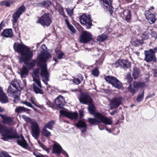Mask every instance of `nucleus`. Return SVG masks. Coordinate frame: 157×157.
Listing matches in <instances>:
<instances>
[{"instance_id": "obj_1", "label": "nucleus", "mask_w": 157, "mask_h": 157, "mask_svg": "<svg viewBox=\"0 0 157 157\" xmlns=\"http://www.w3.org/2000/svg\"><path fill=\"white\" fill-rule=\"evenodd\" d=\"M0 133L2 134V137L1 139L4 141H6L8 140H12L13 139L17 138V143L18 145L23 147L26 148L28 145L22 135L19 136L17 132L12 128H4V126L0 123Z\"/></svg>"}, {"instance_id": "obj_2", "label": "nucleus", "mask_w": 157, "mask_h": 157, "mask_svg": "<svg viewBox=\"0 0 157 157\" xmlns=\"http://www.w3.org/2000/svg\"><path fill=\"white\" fill-rule=\"evenodd\" d=\"M13 48L14 51L21 56L19 58L21 63L25 62L27 60H29L33 56V51L22 43H15L13 45Z\"/></svg>"}, {"instance_id": "obj_3", "label": "nucleus", "mask_w": 157, "mask_h": 157, "mask_svg": "<svg viewBox=\"0 0 157 157\" xmlns=\"http://www.w3.org/2000/svg\"><path fill=\"white\" fill-rule=\"evenodd\" d=\"M88 109L90 114L93 115L95 118L99 119L101 121L107 124L112 123V121L111 119L105 117L99 113L96 112V108L93 104V101L88 104Z\"/></svg>"}, {"instance_id": "obj_4", "label": "nucleus", "mask_w": 157, "mask_h": 157, "mask_svg": "<svg viewBox=\"0 0 157 157\" xmlns=\"http://www.w3.org/2000/svg\"><path fill=\"white\" fill-rule=\"evenodd\" d=\"M52 22L51 17L48 13L44 14L39 19L37 23H39L44 27H48Z\"/></svg>"}, {"instance_id": "obj_5", "label": "nucleus", "mask_w": 157, "mask_h": 157, "mask_svg": "<svg viewBox=\"0 0 157 157\" xmlns=\"http://www.w3.org/2000/svg\"><path fill=\"white\" fill-rule=\"evenodd\" d=\"M105 79L109 83L111 84L116 88L121 89L123 87L122 84L116 77L107 76L104 77Z\"/></svg>"}, {"instance_id": "obj_6", "label": "nucleus", "mask_w": 157, "mask_h": 157, "mask_svg": "<svg viewBox=\"0 0 157 157\" xmlns=\"http://www.w3.org/2000/svg\"><path fill=\"white\" fill-rule=\"evenodd\" d=\"M145 86V84L144 82H133V86L131 84H129L128 86L126 88L127 91H129L132 94H135L138 90L139 87H144Z\"/></svg>"}, {"instance_id": "obj_7", "label": "nucleus", "mask_w": 157, "mask_h": 157, "mask_svg": "<svg viewBox=\"0 0 157 157\" xmlns=\"http://www.w3.org/2000/svg\"><path fill=\"white\" fill-rule=\"evenodd\" d=\"M40 75L42 81L46 85L48 84L47 82L49 80V74L47 70V66L44 63L41 65Z\"/></svg>"}, {"instance_id": "obj_8", "label": "nucleus", "mask_w": 157, "mask_h": 157, "mask_svg": "<svg viewBox=\"0 0 157 157\" xmlns=\"http://www.w3.org/2000/svg\"><path fill=\"white\" fill-rule=\"evenodd\" d=\"M79 18L81 23L86 26L87 29L91 28L92 24V20L89 15L83 14L80 16Z\"/></svg>"}, {"instance_id": "obj_9", "label": "nucleus", "mask_w": 157, "mask_h": 157, "mask_svg": "<svg viewBox=\"0 0 157 157\" xmlns=\"http://www.w3.org/2000/svg\"><path fill=\"white\" fill-rule=\"evenodd\" d=\"M40 129L36 122L31 123V133L33 137L37 140L40 136Z\"/></svg>"}, {"instance_id": "obj_10", "label": "nucleus", "mask_w": 157, "mask_h": 157, "mask_svg": "<svg viewBox=\"0 0 157 157\" xmlns=\"http://www.w3.org/2000/svg\"><path fill=\"white\" fill-rule=\"evenodd\" d=\"M11 85L12 86L14 89L12 88V87L10 86H9L7 92L9 94V95L11 96H13L14 94H16L17 93V91L18 90V87L20 88H21L19 85V83L17 80H14L11 82Z\"/></svg>"}, {"instance_id": "obj_11", "label": "nucleus", "mask_w": 157, "mask_h": 157, "mask_svg": "<svg viewBox=\"0 0 157 157\" xmlns=\"http://www.w3.org/2000/svg\"><path fill=\"white\" fill-rule=\"evenodd\" d=\"M25 6L24 5H21L13 14L12 21L13 25H14L15 23H17L18 18L20 17L21 14L25 11Z\"/></svg>"}, {"instance_id": "obj_12", "label": "nucleus", "mask_w": 157, "mask_h": 157, "mask_svg": "<svg viewBox=\"0 0 157 157\" xmlns=\"http://www.w3.org/2000/svg\"><path fill=\"white\" fill-rule=\"evenodd\" d=\"M52 56L50 53L47 52H41L37 57V61L40 63L46 62L48 59L51 58Z\"/></svg>"}, {"instance_id": "obj_13", "label": "nucleus", "mask_w": 157, "mask_h": 157, "mask_svg": "<svg viewBox=\"0 0 157 157\" xmlns=\"http://www.w3.org/2000/svg\"><path fill=\"white\" fill-rule=\"evenodd\" d=\"M101 2L103 6L104 10L106 11H108L112 15L114 8L112 5L111 0H101Z\"/></svg>"}, {"instance_id": "obj_14", "label": "nucleus", "mask_w": 157, "mask_h": 157, "mask_svg": "<svg viewBox=\"0 0 157 157\" xmlns=\"http://www.w3.org/2000/svg\"><path fill=\"white\" fill-rule=\"evenodd\" d=\"M92 39V36L90 33L86 31L82 32L80 40L81 42L85 43L90 41Z\"/></svg>"}, {"instance_id": "obj_15", "label": "nucleus", "mask_w": 157, "mask_h": 157, "mask_svg": "<svg viewBox=\"0 0 157 157\" xmlns=\"http://www.w3.org/2000/svg\"><path fill=\"white\" fill-rule=\"evenodd\" d=\"M145 56L144 60L147 62L151 61L154 62L156 61V58L154 53H152L148 50H145L144 52Z\"/></svg>"}, {"instance_id": "obj_16", "label": "nucleus", "mask_w": 157, "mask_h": 157, "mask_svg": "<svg viewBox=\"0 0 157 157\" xmlns=\"http://www.w3.org/2000/svg\"><path fill=\"white\" fill-rule=\"evenodd\" d=\"M33 81L35 82L33 84V91L36 94H43L44 91L41 89L42 87V85L40 80H38L37 79L36 81Z\"/></svg>"}, {"instance_id": "obj_17", "label": "nucleus", "mask_w": 157, "mask_h": 157, "mask_svg": "<svg viewBox=\"0 0 157 157\" xmlns=\"http://www.w3.org/2000/svg\"><path fill=\"white\" fill-rule=\"evenodd\" d=\"M59 112L61 115H64L71 120H76L78 115L77 112H70L63 110H60Z\"/></svg>"}, {"instance_id": "obj_18", "label": "nucleus", "mask_w": 157, "mask_h": 157, "mask_svg": "<svg viewBox=\"0 0 157 157\" xmlns=\"http://www.w3.org/2000/svg\"><path fill=\"white\" fill-rule=\"evenodd\" d=\"M79 100L81 103L85 104H89L93 101L90 96L86 94H82L81 95Z\"/></svg>"}, {"instance_id": "obj_19", "label": "nucleus", "mask_w": 157, "mask_h": 157, "mask_svg": "<svg viewBox=\"0 0 157 157\" xmlns=\"http://www.w3.org/2000/svg\"><path fill=\"white\" fill-rule=\"evenodd\" d=\"M122 98L120 97H116L113 98L110 101L111 107L113 108H117L121 104Z\"/></svg>"}, {"instance_id": "obj_20", "label": "nucleus", "mask_w": 157, "mask_h": 157, "mask_svg": "<svg viewBox=\"0 0 157 157\" xmlns=\"http://www.w3.org/2000/svg\"><path fill=\"white\" fill-rule=\"evenodd\" d=\"M54 103L58 109H62L64 105V99L63 97L61 96L58 97L55 99Z\"/></svg>"}, {"instance_id": "obj_21", "label": "nucleus", "mask_w": 157, "mask_h": 157, "mask_svg": "<svg viewBox=\"0 0 157 157\" xmlns=\"http://www.w3.org/2000/svg\"><path fill=\"white\" fill-rule=\"evenodd\" d=\"M75 126L78 128L81 129L82 132H84L86 131L87 129V125L86 123L82 120H79L75 124Z\"/></svg>"}, {"instance_id": "obj_22", "label": "nucleus", "mask_w": 157, "mask_h": 157, "mask_svg": "<svg viewBox=\"0 0 157 157\" xmlns=\"http://www.w3.org/2000/svg\"><path fill=\"white\" fill-rule=\"evenodd\" d=\"M29 72V70L27 66L23 65L18 73L20 75L21 78L23 79L25 78L28 76Z\"/></svg>"}, {"instance_id": "obj_23", "label": "nucleus", "mask_w": 157, "mask_h": 157, "mask_svg": "<svg viewBox=\"0 0 157 157\" xmlns=\"http://www.w3.org/2000/svg\"><path fill=\"white\" fill-rule=\"evenodd\" d=\"M155 32L151 29L148 28L147 31L144 32L142 35V39L147 40L149 38V35L151 36L152 37H155Z\"/></svg>"}, {"instance_id": "obj_24", "label": "nucleus", "mask_w": 157, "mask_h": 157, "mask_svg": "<svg viewBox=\"0 0 157 157\" xmlns=\"http://www.w3.org/2000/svg\"><path fill=\"white\" fill-rule=\"evenodd\" d=\"M2 119H3L2 122L5 124L9 125L12 123L13 120V118L9 117L4 116L3 115H1Z\"/></svg>"}, {"instance_id": "obj_25", "label": "nucleus", "mask_w": 157, "mask_h": 157, "mask_svg": "<svg viewBox=\"0 0 157 157\" xmlns=\"http://www.w3.org/2000/svg\"><path fill=\"white\" fill-rule=\"evenodd\" d=\"M2 35L5 37H12L13 36L12 29H8L4 30L2 33Z\"/></svg>"}, {"instance_id": "obj_26", "label": "nucleus", "mask_w": 157, "mask_h": 157, "mask_svg": "<svg viewBox=\"0 0 157 157\" xmlns=\"http://www.w3.org/2000/svg\"><path fill=\"white\" fill-rule=\"evenodd\" d=\"M146 17L148 20L151 21L152 23H154L155 21V16L149 11H147L146 12Z\"/></svg>"}, {"instance_id": "obj_27", "label": "nucleus", "mask_w": 157, "mask_h": 157, "mask_svg": "<svg viewBox=\"0 0 157 157\" xmlns=\"http://www.w3.org/2000/svg\"><path fill=\"white\" fill-rule=\"evenodd\" d=\"M123 14L125 17V20L128 22H130L131 17L130 10H124Z\"/></svg>"}, {"instance_id": "obj_28", "label": "nucleus", "mask_w": 157, "mask_h": 157, "mask_svg": "<svg viewBox=\"0 0 157 157\" xmlns=\"http://www.w3.org/2000/svg\"><path fill=\"white\" fill-rule=\"evenodd\" d=\"M140 71L139 69L136 67H134L133 68L132 75L134 79H136L140 75Z\"/></svg>"}, {"instance_id": "obj_29", "label": "nucleus", "mask_w": 157, "mask_h": 157, "mask_svg": "<svg viewBox=\"0 0 157 157\" xmlns=\"http://www.w3.org/2000/svg\"><path fill=\"white\" fill-rule=\"evenodd\" d=\"M131 67L130 62L127 60L122 59L121 61V67L129 68Z\"/></svg>"}, {"instance_id": "obj_30", "label": "nucleus", "mask_w": 157, "mask_h": 157, "mask_svg": "<svg viewBox=\"0 0 157 157\" xmlns=\"http://www.w3.org/2000/svg\"><path fill=\"white\" fill-rule=\"evenodd\" d=\"M30 111V110L29 109H26L23 107L21 106L16 107L15 109V112L17 114L25 112L26 111Z\"/></svg>"}, {"instance_id": "obj_31", "label": "nucleus", "mask_w": 157, "mask_h": 157, "mask_svg": "<svg viewBox=\"0 0 157 157\" xmlns=\"http://www.w3.org/2000/svg\"><path fill=\"white\" fill-rule=\"evenodd\" d=\"M18 89V91H17V93L16 94H14V95H13L12 97L14 99H13V102L15 103H17L20 99V97H19V95H20V94L21 92V90L22 89V88H20L18 87V88H17Z\"/></svg>"}, {"instance_id": "obj_32", "label": "nucleus", "mask_w": 157, "mask_h": 157, "mask_svg": "<svg viewBox=\"0 0 157 157\" xmlns=\"http://www.w3.org/2000/svg\"><path fill=\"white\" fill-rule=\"evenodd\" d=\"M89 118L88 119V122L91 124H98V123H102L104 124H109L110 125L111 124H107L103 122H102L100 120H99L98 118Z\"/></svg>"}, {"instance_id": "obj_33", "label": "nucleus", "mask_w": 157, "mask_h": 157, "mask_svg": "<svg viewBox=\"0 0 157 157\" xmlns=\"http://www.w3.org/2000/svg\"><path fill=\"white\" fill-rule=\"evenodd\" d=\"M112 124V123L111 124ZM99 129L101 130H102L105 129L108 132H111L112 131V126L111 124L109 127L105 126L104 124H102L100 123L98 124Z\"/></svg>"}, {"instance_id": "obj_34", "label": "nucleus", "mask_w": 157, "mask_h": 157, "mask_svg": "<svg viewBox=\"0 0 157 157\" xmlns=\"http://www.w3.org/2000/svg\"><path fill=\"white\" fill-rule=\"evenodd\" d=\"M55 124V121H51L47 123L44 125L43 128H48L52 130Z\"/></svg>"}, {"instance_id": "obj_35", "label": "nucleus", "mask_w": 157, "mask_h": 157, "mask_svg": "<svg viewBox=\"0 0 157 157\" xmlns=\"http://www.w3.org/2000/svg\"><path fill=\"white\" fill-rule=\"evenodd\" d=\"M39 73V69H35L33 71V81H36V79H38V80H40L39 77L38 76Z\"/></svg>"}, {"instance_id": "obj_36", "label": "nucleus", "mask_w": 157, "mask_h": 157, "mask_svg": "<svg viewBox=\"0 0 157 157\" xmlns=\"http://www.w3.org/2000/svg\"><path fill=\"white\" fill-rule=\"evenodd\" d=\"M0 101L2 103H6L9 102L8 98L5 94L0 96Z\"/></svg>"}, {"instance_id": "obj_37", "label": "nucleus", "mask_w": 157, "mask_h": 157, "mask_svg": "<svg viewBox=\"0 0 157 157\" xmlns=\"http://www.w3.org/2000/svg\"><path fill=\"white\" fill-rule=\"evenodd\" d=\"M107 37V34H102L98 36L97 40L99 42H103L106 39Z\"/></svg>"}, {"instance_id": "obj_38", "label": "nucleus", "mask_w": 157, "mask_h": 157, "mask_svg": "<svg viewBox=\"0 0 157 157\" xmlns=\"http://www.w3.org/2000/svg\"><path fill=\"white\" fill-rule=\"evenodd\" d=\"M42 135L47 137H49L51 135V133L45 128H43L42 131Z\"/></svg>"}, {"instance_id": "obj_39", "label": "nucleus", "mask_w": 157, "mask_h": 157, "mask_svg": "<svg viewBox=\"0 0 157 157\" xmlns=\"http://www.w3.org/2000/svg\"><path fill=\"white\" fill-rule=\"evenodd\" d=\"M38 143L40 146L47 153H49L51 148L47 147L46 146L44 145L39 140L38 141Z\"/></svg>"}, {"instance_id": "obj_40", "label": "nucleus", "mask_w": 157, "mask_h": 157, "mask_svg": "<svg viewBox=\"0 0 157 157\" xmlns=\"http://www.w3.org/2000/svg\"><path fill=\"white\" fill-rule=\"evenodd\" d=\"M144 91L143 90L142 91L139 92L137 98V101L140 102L142 101L144 98Z\"/></svg>"}, {"instance_id": "obj_41", "label": "nucleus", "mask_w": 157, "mask_h": 157, "mask_svg": "<svg viewBox=\"0 0 157 157\" xmlns=\"http://www.w3.org/2000/svg\"><path fill=\"white\" fill-rule=\"evenodd\" d=\"M57 58L58 59H61L63 58V56L64 55V53L60 51L55 50Z\"/></svg>"}, {"instance_id": "obj_42", "label": "nucleus", "mask_w": 157, "mask_h": 157, "mask_svg": "<svg viewBox=\"0 0 157 157\" xmlns=\"http://www.w3.org/2000/svg\"><path fill=\"white\" fill-rule=\"evenodd\" d=\"M143 43V41L141 40H135L132 43V44L135 46H137Z\"/></svg>"}, {"instance_id": "obj_43", "label": "nucleus", "mask_w": 157, "mask_h": 157, "mask_svg": "<svg viewBox=\"0 0 157 157\" xmlns=\"http://www.w3.org/2000/svg\"><path fill=\"white\" fill-rule=\"evenodd\" d=\"M0 5L1 6H5L7 7H9L10 6V3L7 1H2L0 2Z\"/></svg>"}, {"instance_id": "obj_44", "label": "nucleus", "mask_w": 157, "mask_h": 157, "mask_svg": "<svg viewBox=\"0 0 157 157\" xmlns=\"http://www.w3.org/2000/svg\"><path fill=\"white\" fill-rule=\"evenodd\" d=\"M27 66L29 68H31L34 67L36 64V62L35 61H33L32 62H29L26 64Z\"/></svg>"}, {"instance_id": "obj_45", "label": "nucleus", "mask_w": 157, "mask_h": 157, "mask_svg": "<svg viewBox=\"0 0 157 157\" xmlns=\"http://www.w3.org/2000/svg\"><path fill=\"white\" fill-rule=\"evenodd\" d=\"M121 59H119L116 61L113 64L114 67H121Z\"/></svg>"}, {"instance_id": "obj_46", "label": "nucleus", "mask_w": 157, "mask_h": 157, "mask_svg": "<svg viewBox=\"0 0 157 157\" xmlns=\"http://www.w3.org/2000/svg\"><path fill=\"white\" fill-rule=\"evenodd\" d=\"M92 74L94 76L97 77L99 74V71L97 68H95L92 71Z\"/></svg>"}, {"instance_id": "obj_47", "label": "nucleus", "mask_w": 157, "mask_h": 157, "mask_svg": "<svg viewBox=\"0 0 157 157\" xmlns=\"http://www.w3.org/2000/svg\"><path fill=\"white\" fill-rule=\"evenodd\" d=\"M43 7H49L51 4V2L50 1L46 0L43 2Z\"/></svg>"}, {"instance_id": "obj_48", "label": "nucleus", "mask_w": 157, "mask_h": 157, "mask_svg": "<svg viewBox=\"0 0 157 157\" xmlns=\"http://www.w3.org/2000/svg\"><path fill=\"white\" fill-rule=\"evenodd\" d=\"M0 157H11L7 152L5 151H2L0 152Z\"/></svg>"}, {"instance_id": "obj_49", "label": "nucleus", "mask_w": 157, "mask_h": 157, "mask_svg": "<svg viewBox=\"0 0 157 157\" xmlns=\"http://www.w3.org/2000/svg\"><path fill=\"white\" fill-rule=\"evenodd\" d=\"M66 10L68 15L70 17L72 16L73 14V9H71L70 8H67Z\"/></svg>"}, {"instance_id": "obj_50", "label": "nucleus", "mask_w": 157, "mask_h": 157, "mask_svg": "<svg viewBox=\"0 0 157 157\" xmlns=\"http://www.w3.org/2000/svg\"><path fill=\"white\" fill-rule=\"evenodd\" d=\"M68 28L70 30L71 32V34H73L75 33V30L74 27L72 25H71L70 26L68 27Z\"/></svg>"}, {"instance_id": "obj_51", "label": "nucleus", "mask_w": 157, "mask_h": 157, "mask_svg": "<svg viewBox=\"0 0 157 157\" xmlns=\"http://www.w3.org/2000/svg\"><path fill=\"white\" fill-rule=\"evenodd\" d=\"M22 117L26 122H30L31 121V120L30 118L25 115H22Z\"/></svg>"}, {"instance_id": "obj_52", "label": "nucleus", "mask_w": 157, "mask_h": 157, "mask_svg": "<svg viewBox=\"0 0 157 157\" xmlns=\"http://www.w3.org/2000/svg\"><path fill=\"white\" fill-rule=\"evenodd\" d=\"M22 103L26 105V106L29 107L31 108H33V106L31 103L27 101H23L22 102Z\"/></svg>"}, {"instance_id": "obj_53", "label": "nucleus", "mask_w": 157, "mask_h": 157, "mask_svg": "<svg viewBox=\"0 0 157 157\" xmlns=\"http://www.w3.org/2000/svg\"><path fill=\"white\" fill-rule=\"evenodd\" d=\"M73 82L76 84L78 85L80 84L81 81L80 79L78 78H75L73 80Z\"/></svg>"}, {"instance_id": "obj_54", "label": "nucleus", "mask_w": 157, "mask_h": 157, "mask_svg": "<svg viewBox=\"0 0 157 157\" xmlns=\"http://www.w3.org/2000/svg\"><path fill=\"white\" fill-rule=\"evenodd\" d=\"M47 101L46 102V104L49 107H52L53 104L49 101L48 100L47 98H46Z\"/></svg>"}, {"instance_id": "obj_55", "label": "nucleus", "mask_w": 157, "mask_h": 157, "mask_svg": "<svg viewBox=\"0 0 157 157\" xmlns=\"http://www.w3.org/2000/svg\"><path fill=\"white\" fill-rule=\"evenodd\" d=\"M152 53H154L155 54V53L157 52V48H155L152 49H150L148 50Z\"/></svg>"}, {"instance_id": "obj_56", "label": "nucleus", "mask_w": 157, "mask_h": 157, "mask_svg": "<svg viewBox=\"0 0 157 157\" xmlns=\"http://www.w3.org/2000/svg\"><path fill=\"white\" fill-rule=\"evenodd\" d=\"M59 13L62 15L65 16L64 13L63 11V8L62 7L59 10Z\"/></svg>"}, {"instance_id": "obj_57", "label": "nucleus", "mask_w": 157, "mask_h": 157, "mask_svg": "<svg viewBox=\"0 0 157 157\" xmlns=\"http://www.w3.org/2000/svg\"><path fill=\"white\" fill-rule=\"evenodd\" d=\"M84 112L82 110L79 111V117L80 119L82 118L84 116Z\"/></svg>"}, {"instance_id": "obj_58", "label": "nucleus", "mask_w": 157, "mask_h": 157, "mask_svg": "<svg viewBox=\"0 0 157 157\" xmlns=\"http://www.w3.org/2000/svg\"><path fill=\"white\" fill-rule=\"evenodd\" d=\"M37 6H40L41 7H43V2H40L37 3L36 4Z\"/></svg>"}, {"instance_id": "obj_59", "label": "nucleus", "mask_w": 157, "mask_h": 157, "mask_svg": "<svg viewBox=\"0 0 157 157\" xmlns=\"http://www.w3.org/2000/svg\"><path fill=\"white\" fill-rule=\"evenodd\" d=\"M65 22L67 25V27L71 25L70 24L68 19H66L65 20Z\"/></svg>"}, {"instance_id": "obj_60", "label": "nucleus", "mask_w": 157, "mask_h": 157, "mask_svg": "<svg viewBox=\"0 0 157 157\" xmlns=\"http://www.w3.org/2000/svg\"><path fill=\"white\" fill-rule=\"evenodd\" d=\"M41 48L44 51H46L47 49V48L45 44H43L41 46Z\"/></svg>"}, {"instance_id": "obj_61", "label": "nucleus", "mask_w": 157, "mask_h": 157, "mask_svg": "<svg viewBox=\"0 0 157 157\" xmlns=\"http://www.w3.org/2000/svg\"><path fill=\"white\" fill-rule=\"evenodd\" d=\"M5 94V93L3 92L2 88L1 87H0V96L2 95L3 94Z\"/></svg>"}, {"instance_id": "obj_62", "label": "nucleus", "mask_w": 157, "mask_h": 157, "mask_svg": "<svg viewBox=\"0 0 157 157\" xmlns=\"http://www.w3.org/2000/svg\"><path fill=\"white\" fill-rule=\"evenodd\" d=\"M154 75L155 77H157V68L154 71Z\"/></svg>"}, {"instance_id": "obj_63", "label": "nucleus", "mask_w": 157, "mask_h": 157, "mask_svg": "<svg viewBox=\"0 0 157 157\" xmlns=\"http://www.w3.org/2000/svg\"><path fill=\"white\" fill-rule=\"evenodd\" d=\"M3 21H2L0 24V30L2 29V27L4 26V25L3 24Z\"/></svg>"}, {"instance_id": "obj_64", "label": "nucleus", "mask_w": 157, "mask_h": 157, "mask_svg": "<svg viewBox=\"0 0 157 157\" xmlns=\"http://www.w3.org/2000/svg\"><path fill=\"white\" fill-rule=\"evenodd\" d=\"M33 154L36 157H41L42 155L40 154H36L35 153H33Z\"/></svg>"}]
</instances>
